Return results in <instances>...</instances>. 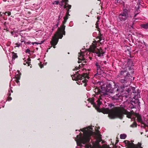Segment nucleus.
<instances>
[{
  "label": "nucleus",
  "instance_id": "37998d69",
  "mask_svg": "<svg viewBox=\"0 0 148 148\" xmlns=\"http://www.w3.org/2000/svg\"><path fill=\"white\" fill-rule=\"evenodd\" d=\"M105 64H106V61H104L103 62Z\"/></svg>",
  "mask_w": 148,
  "mask_h": 148
},
{
  "label": "nucleus",
  "instance_id": "3c124183",
  "mask_svg": "<svg viewBox=\"0 0 148 148\" xmlns=\"http://www.w3.org/2000/svg\"><path fill=\"white\" fill-rule=\"evenodd\" d=\"M81 130L82 131H83V130H82L81 129Z\"/></svg>",
  "mask_w": 148,
  "mask_h": 148
},
{
  "label": "nucleus",
  "instance_id": "864d4df0",
  "mask_svg": "<svg viewBox=\"0 0 148 148\" xmlns=\"http://www.w3.org/2000/svg\"><path fill=\"white\" fill-rule=\"evenodd\" d=\"M101 63H102V62H101ZM100 64H101V63H100Z\"/></svg>",
  "mask_w": 148,
  "mask_h": 148
},
{
  "label": "nucleus",
  "instance_id": "79ce46f5",
  "mask_svg": "<svg viewBox=\"0 0 148 148\" xmlns=\"http://www.w3.org/2000/svg\"><path fill=\"white\" fill-rule=\"evenodd\" d=\"M67 7V6H66V5H64V8H66Z\"/></svg>",
  "mask_w": 148,
  "mask_h": 148
},
{
  "label": "nucleus",
  "instance_id": "bb28decb",
  "mask_svg": "<svg viewBox=\"0 0 148 148\" xmlns=\"http://www.w3.org/2000/svg\"><path fill=\"white\" fill-rule=\"evenodd\" d=\"M138 10H139V11H140V10H136V11H137L138 12ZM139 12H137V13H136V11H135V13H135V14H134V19H135V20L137 19V18H136V16L139 13Z\"/></svg>",
  "mask_w": 148,
  "mask_h": 148
},
{
  "label": "nucleus",
  "instance_id": "2eb2a0df",
  "mask_svg": "<svg viewBox=\"0 0 148 148\" xmlns=\"http://www.w3.org/2000/svg\"><path fill=\"white\" fill-rule=\"evenodd\" d=\"M101 135L100 134L99 135V140L98 141L97 144L95 146V147H98V148H108L107 147L105 146H103V147H101V145H99V143L100 142L101 140Z\"/></svg>",
  "mask_w": 148,
  "mask_h": 148
},
{
  "label": "nucleus",
  "instance_id": "a19ab883",
  "mask_svg": "<svg viewBox=\"0 0 148 148\" xmlns=\"http://www.w3.org/2000/svg\"><path fill=\"white\" fill-rule=\"evenodd\" d=\"M21 42H23L24 41V40L23 39H21Z\"/></svg>",
  "mask_w": 148,
  "mask_h": 148
},
{
  "label": "nucleus",
  "instance_id": "6e6552de",
  "mask_svg": "<svg viewBox=\"0 0 148 148\" xmlns=\"http://www.w3.org/2000/svg\"><path fill=\"white\" fill-rule=\"evenodd\" d=\"M130 11L129 7L128 6H124L122 11L118 16V18L120 21L123 22L126 21L129 18V14Z\"/></svg>",
  "mask_w": 148,
  "mask_h": 148
},
{
  "label": "nucleus",
  "instance_id": "5701e85b",
  "mask_svg": "<svg viewBox=\"0 0 148 148\" xmlns=\"http://www.w3.org/2000/svg\"><path fill=\"white\" fill-rule=\"evenodd\" d=\"M126 135L125 134H121L120 135V138L121 139H125L126 138Z\"/></svg>",
  "mask_w": 148,
  "mask_h": 148
},
{
  "label": "nucleus",
  "instance_id": "2f4dec72",
  "mask_svg": "<svg viewBox=\"0 0 148 148\" xmlns=\"http://www.w3.org/2000/svg\"><path fill=\"white\" fill-rule=\"evenodd\" d=\"M11 13V12H6L4 14H5L6 15H7L6 14H7V15L9 16L10 15Z\"/></svg>",
  "mask_w": 148,
  "mask_h": 148
},
{
  "label": "nucleus",
  "instance_id": "473e14b6",
  "mask_svg": "<svg viewBox=\"0 0 148 148\" xmlns=\"http://www.w3.org/2000/svg\"><path fill=\"white\" fill-rule=\"evenodd\" d=\"M30 50L29 49H27L25 51V53H28L29 54H30Z\"/></svg>",
  "mask_w": 148,
  "mask_h": 148
},
{
  "label": "nucleus",
  "instance_id": "412c9836",
  "mask_svg": "<svg viewBox=\"0 0 148 148\" xmlns=\"http://www.w3.org/2000/svg\"><path fill=\"white\" fill-rule=\"evenodd\" d=\"M12 60H14L15 59L17 58L18 56L16 53L14 52H12Z\"/></svg>",
  "mask_w": 148,
  "mask_h": 148
},
{
  "label": "nucleus",
  "instance_id": "7ed1b4c3",
  "mask_svg": "<svg viewBox=\"0 0 148 148\" xmlns=\"http://www.w3.org/2000/svg\"><path fill=\"white\" fill-rule=\"evenodd\" d=\"M98 31H99V36H97L96 39H98L99 40H97V41H94L92 44L90 46L89 49V53H90V52L95 53L98 56L101 57L103 56L104 52L101 49H99L96 48L97 43L99 42L100 44H102L104 41V38L103 34H101L100 31L99 30Z\"/></svg>",
  "mask_w": 148,
  "mask_h": 148
},
{
  "label": "nucleus",
  "instance_id": "39448f33",
  "mask_svg": "<svg viewBox=\"0 0 148 148\" xmlns=\"http://www.w3.org/2000/svg\"><path fill=\"white\" fill-rule=\"evenodd\" d=\"M96 96H95L97 99L96 101L97 102V104H96L95 102V99L94 98H90L88 99V101L91 103L96 108H99L100 105L102 104L103 102L105 103H106L104 99H105V96L104 95L101 94V93H103L101 87L100 88H97L94 89V90Z\"/></svg>",
  "mask_w": 148,
  "mask_h": 148
},
{
  "label": "nucleus",
  "instance_id": "ea45409f",
  "mask_svg": "<svg viewBox=\"0 0 148 148\" xmlns=\"http://www.w3.org/2000/svg\"><path fill=\"white\" fill-rule=\"evenodd\" d=\"M68 1H65V2H64L65 3V5H67V4H68Z\"/></svg>",
  "mask_w": 148,
  "mask_h": 148
},
{
  "label": "nucleus",
  "instance_id": "423d86ee",
  "mask_svg": "<svg viewBox=\"0 0 148 148\" xmlns=\"http://www.w3.org/2000/svg\"><path fill=\"white\" fill-rule=\"evenodd\" d=\"M91 134L86 131L83 134L80 133L77 136V138H75V140L76 141L77 145L79 146H82V144H85L90 142Z\"/></svg>",
  "mask_w": 148,
  "mask_h": 148
},
{
  "label": "nucleus",
  "instance_id": "8fccbe9b",
  "mask_svg": "<svg viewBox=\"0 0 148 148\" xmlns=\"http://www.w3.org/2000/svg\"><path fill=\"white\" fill-rule=\"evenodd\" d=\"M76 148H78V147H76Z\"/></svg>",
  "mask_w": 148,
  "mask_h": 148
},
{
  "label": "nucleus",
  "instance_id": "de8ad7c7",
  "mask_svg": "<svg viewBox=\"0 0 148 148\" xmlns=\"http://www.w3.org/2000/svg\"><path fill=\"white\" fill-rule=\"evenodd\" d=\"M97 18L98 19V20L100 19L99 17H97Z\"/></svg>",
  "mask_w": 148,
  "mask_h": 148
},
{
  "label": "nucleus",
  "instance_id": "f03ea898",
  "mask_svg": "<svg viewBox=\"0 0 148 148\" xmlns=\"http://www.w3.org/2000/svg\"><path fill=\"white\" fill-rule=\"evenodd\" d=\"M134 73L133 69H131L130 67L129 69V71H127L126 70L123 69L121 70L118 76L121 79L119 80L120 82L121 83H127V85H124L125 87L128 86L129 85V83L132 80L134 79V77H132L130 75V73L132 74Z\"/></svg>",
  "mask_w": 148,
  "mask_h": 148
},
{
  "label": "nucleus",
  "instance_id": "cd10ccee",
  "mask_svg": "<svg viewBox=\"0 0 148 148\" xmlns=\"http://www.w3.org/2000/svg\"><path fill=\"white\" fill-rule=\"evenodd\" d=\"M130 126L132 127H136L137 126V124L136 123L134 122Z\"/></svg>",
  "mask_w": 148,
  "mask_h": 148
},
{
  "label": "nucleus",
  "instance_id": "f257e3e1",
  "mask_svg": "<svg viewBox=\"0 0 148 148\" xmlns=\"http://www.w3.org/2000/svg\"><path fill=\"white\" fill-rule=\"evenodd\" d=\"M112 106H114L112 104H109L108 107L104 108V113H108L109 117L111 119L119 118L122 119L124 114L127 115V117L129 118H131L132 114H134L133 110L128 112L123 106L116 107L110 109Z\"/></svg>",
  "mask_w": 148,
  "mask_h": 148
},
{
  "label": "nucleus",
  "instance_id": "f704fd0d",
  "mask_svg": "<svg viewBox=\"0 0 148 148\" xmlns=\"http://www.w3.org/2000/svg\"><path fill=\"white\" fill-rule=\"evenodd\" d=\"M56 25H54V26L51 29V30H52V31H53L55 28H57V27H56Z\"/></svg>",
  "mask_w": 148,
  "mask_h": 148
},
{
  "label": "nucleus",
  "instance_id": "a211bd4d",
  "mask_svg": "<svg viewBox=\"0 0 148 148\" xmlns=\"http://www.w3.org/2000/svg\"><path fill=\"white\" fill-rule=\"evenodd\" d=\"M121 95L119 94H116L113 97V99L118 100H119L121 97Z\"/></svg>",
  "mask_w": 148,
  "mask_h": 148
},
{
  "label": "nucleus",
  "instance_id": "72a5a7b5",
  "mask_svg": "<svg viewBox=\"0 0 148 148\" xmlns=\"http://www.w3.org/2000/svg\"><path fill=\"white\" fill-rule=\"evenodd\" d=\"M16 46H15V47H19L21 45V44L18 43H16Z\"/></svg>",
  "mask_w": 148,
  "mask_h": 148
},
{
  "label": "nucleus",
  "instance_id": "e433bc0d",
  "mask_svg": "<svg viewBox=\"0 0 148 148\" xmlns=\"http://www.w3.org/2000/svg\"><path fill=\"white\" fill-rule=\"evenodd\" d=\"M66 21H67L66 20L64 19V20L63 22V23H62V24L64 25V24H65V23H66Z\"/></svg>",
  "mask_w": 148,
  "mask_h": 148
},
{
  "label": "nucleus",
  "instance_id": "f3484780",
  "mask_svg": "<svg viewBox=\"0 0 148 148\" xmlns=\"http://www.w3.org/2000/svg\"><path fill=\"white\" fill-rule=\"evenodd\" d=\"M62 16H61V14L58 16V18L56 20V27H58L60 22V20L62 18Z\"/></svg>",
  "mask_w": 148,
  "mask_h": 148
},
{
  "label": "nucleus",
  "instance_id": "a18cd8bd",
  "mask_svg": "<svg viewBox=\"0 0 148 148\" xmlns=\"http://www.w3.org/2000/svg\"><path fill=\"white\" fill-rule=\"evenodd\" d=\"M30 43H31V42H27V44H30Z\"/></svg>",
  "mask_w": 148,
  "mask_h": 148
},
{
  "label": "nucleus",
  "instance_id": "c756f323",
  "mask_svg": "<svg viewBox=\"0 0 148 148\" xmlns=\"http://www.w3.org/2000/svg\"><path fill=\"white\" fill-rule=\"evenodd\" d=\"M20 75L18 74L16 75L15 76V78L17 79H19L20 78Z\"/></svg>",
  "mask_w": 148,
  "mask_h": 148
},
{
  "label": "nucleus",
  "instance_id": "20e7f679",
  "mask_svg": "<svg viewBox=\"0 0 148 148\" xmlns=\"http://www.w3.org/2000/svg\"><path fill=\"white\" fill-rule=\"evenodd\" d=\"M114 87L112 88V85L110 84H108L106 86V87H104L103 86H101V89L103 92V93L105 94H107V92H109L111 93H113L115 92L120 93H121L122 92H123L124 90L127 92L128 94L130 90L129 88H126L125 89V86L124 85L120 87L116 86V85L114 83Z\"/></svg>",
  "mask_w": 148,
  "mask_h": 148
},
{
  "label": "nucleus",
  "instance_id": "4468645a",
  "mask_svg": "<svg viewBox=\"0 0 148 148\" xmlns=\"http://www.w3.org/2000/svg\"><path fill=\"white\" fill-rule=\"evenodd\" d=\"M141 143L139 142L136 145L132 143L130 145V148H143L141 147Z\"/></svg>",
  "mask_w": 148,
  "mask_h": 148
},
{
  "label": "nucleus",
  "instance_id": "5fc2aeb1",
  "mask_svg": "<svg viewBox=\"0 0 148 148\" xmlns=\"http://www.w3.org/2000/svg\"><path fill=\"white\" fill-rule=\"evenodd\" d=\"M88 107H89V106H88Z\"/></svg>",
  "mask_w": 148,
  "mask_h": 148
},
{
  "label": "nucleus",
  "instance_id": "a878e982",
  "mask_svg": "<svg viewBox=\"0 0 148 148\" xmlns=\"http://www.w3.org/2000/svg\"><path fill=\"white\" fill-rule=\"evenodd\" d=\"M84 148H94L90 144L86 145L85 147Z\"/></svg>",
  "mask_w": 148,
  "mask_h": 148
},
{
  "label": "nucleus",
  "instance_id": "b1692460",
  "mask_svg": "<svg viewBox=\"0 0 148 148\" xmlns=\"http://www.w3.org/2000/svg\"><path fill=\"white\" fill-rule=\"evenodd\" d=\"M69 10H67V12L66 13V16H65L64 18V19L67 20V19H68V16L70 15L69 14Z\"/></svg>",
  "mask_w": 148,
  "mask_h": 148
},
{
  "label": "nucleus",
  "instance_id": "6ab92c4d",
  "mask_svg": "<svg viewBox=\"0 0 148 148\" xmlns=\"http://www.w3.org/2000/svg\"><path fill=\"white\" fill-rule=\"evenodd\" d=\"M31 59L29 58H28L27 60H25L23 64L25 65L26 64H27L28 66H29V63H30Z\"/></svg>",
  "mask_w": 148,
  "mask_h": 148
},
{
  "label": "nucleus",
  "instance_id": "4c0bfd02",
  "mask_svg": "<svg viewBox=\"0 0 148 148\" xmlns=\"http://www.w3.org/2000/svg\"><path fill=\"white\" fill-rule=\"evenodd\" d=\"M71 5H68V6H67V7H68L69 9H70L71 8Z\"/></svg>",
  "mask_w": 148,
  "mask_h": 148
},
{
  "label": "nucleus",
  "instance_id": "c03bdc74",
  "mask_svg": "<svg viewBox=\"0 0 148 148\" xmlns=\"http://www.w3.org/2000/svg\"><path fill=\"white\" fill-rule=\"evenodd\" d=\"M128 95H124V96H123V97L125 96V97H127V96H128Z\"/></svg>",
  "mask_w": 148,
  "mask_h": 148
},
{
  "label": "nucleus",
  "instance_id": "7c9ffc66",
  "mask_svg": "<svg viewBox=\"0 0 148 148\" xmlns=\"http://www.w3.org/2000/svg\"><path fill=\"white\" fill-rule=\"evenodd\" d=\"M59 3V1H54V2L52 4H56V5H58Z\"/></svg>",
  "mask_w": 148,
  "mask_h": 148
},
{
  "label": "nucleus",
  "instance_id": "603ef678",
  "mask_svg": "<svg viewBox=\"0 0 148 148\" xmlns=\"http://www.w3.org/2000/svg\"><path fill=\"white\" fill-rule=\"evenodd\" d=\"M95 34V33H93V35H94V34Z\"/></svg>",
  "mask_w": 148,
  "mask_h": 148
},
{
  "label": "nucleus",
  "instance_id": "1a4fd4ad",
  "mask_svg": "<svg viewBox=\"0 0 148 148\" xmlns=\"http://www.w3.org/2000/svg\"><path fill=\"white\" fill-rule=\"evenodd\" d=\"M140 94L139 92H135L134 95V96L133 98L135 100L134 101H132L130 103V105L129 106V108L130 109H132L136 108L140 102L139 101L138 99L140 98ZM133 99H132V100Z\"/></svg>",
  "mask_w": 148,
  "mask_h": 148
},
{
  "label": "nucleus",
  "instance_id": "49530a36",
  "mask_svg": "<svg viewBox=\"0 0 148 148\" xmlns=\"http://www.w3.org/2000/svg\"><path fill=\"white\" fill-rule=\"evenodd\" d=\"M40 66V68H42V67H43V66H42V65Z\"/></svg>",
  "mask_w": 148,
  "mask_h": 148
},
{
  "label": "nucleus",
  "instance_id": "aec40b11",
  "mask_svg": "<svg viewBox=\"0 0 148 148\" xmlns=\"http://www.w3.org/2000/svg\"><path fill=\"white\" fill-rule=\"evenodd\" d=\"M141 27L145 29H148V23L143 24L140 25Z\"/></svg>",
  "mask_w": 148,
  "mask_h": 148
},
{
  "label": "nucleus",
  "instance_id": "9b49d317",
  "mask_svg": "<svg viewBox=\"0 0 148 148\" xmlns=\"http://www.w3.org/2000/svg\"><path fill=\"white\" fill-rule=\"evenodd\" d=\"M95 66H96L97 73L96 74H94V78H98L101 77L102 73L103 72L100 66V63L96 62L95 64Z\"/></svg>",
  "mask_w": 148,
  "mask_h": 148
},
{
  "label": "nucleus",
  "instance_id": "0eeeda50",
  "mask_svg": "<svg viewBox=\"0 0 148 148\" xmlns=\"http://www.w3.org/2000/svg\"><path fill=\"white\" fill-rule=\"evenodd\" d=\"M79 72V71H77L75 74L71 75L72 79L77 81L76 83L77 84H82L83 83L84 84V86H86V83L88 82V80L86 78H89L88 75L87 73H83L82 75H81Z\"/></svg>",
  "mask_w": 148,
  "mask_h": 148
},
{
  "label": "nucleus",
  "instance_id": "f8f14e48",
  "mask_svg": "<svg viewBox=\"0 0 148 148\" xmlns=\"http://www.w3.org/2000/svg\"><path fill=\"white\" fill-rule=\"evenodd\" d=\"M58 41V37L56 34H55L54 36L53 37L51 41V43L52 45L54 46L53 47L55 48V46L57 44Z\"/></svg>",
  "mask_w": 148,
  "mask_h": 148
},
{
  "label": "nucleus",
  "instance_id": "393cba45",
  "mask_svg": "<svg viewBox=\"0 0 148 148\" xmlns=\"http://www.w3.org/2000/svg\"><path fill=\"white\" fill-rule=\"evenodd\" d=\"M44 41L43 40V41H42L39 42H32L31 43L33 45H34V44H36L37 45H38V44L40 45V44L43 43L44 42Z\"/></svg>",
  "mask_w": 148,
  "mask_h": 148
},
{
  "label": "nucleus",
  "instance_id": "09e8293b",
  "mask_svg": "<svg viewBox=\"0 0 148 148\" xmlns=\"http://www.w3.org/2000/svg\"><path fill=\"white\" fill-rule=\"evenodd\" d=\"M65 0V1H68L69 0Z\"/></svg>",
  "mask_w": 148,
  "mask_h": 148
},
{
  "label": "nucleus",
  "instance_id": "ddd939ff",
  "mask_svg": "<svg viewBox=\"0 0 148 148\" xmlns=\"http://www.w3.org/2000/svg\"><path fill=\"white\" fill-rule=\"evenodd\" d=\"M12 80L10 82L9 86L10 88V89L8 90V93L7 95L8 96L7 99L8 100V101H10L12 99V98L11 97H10L11 95V93L13 92L12 90L11 89V88H12V87H11V83Z\"/></svg>",
  "mask_w": 148,
  "mask_h": 148
},
{
  "label": "nucleus",
  "instance_id": "9d476101",
  "mask_svg": "<svg viewBox=\"0 0 148 148\" xmlns=\"http://www.w3.org/2000/svg\"><path fill=\"white\" fill-rule=\"evenodd\" d=\"M65 27V26L64 24H62L61 26V28H58V30L56 32V34L57 37H59L61 39L63 37V34L64 35L65 34V31H64Z\"/></svg>",
  "mask_w": 148,
  "mask_h": 148
},
{
  "label": "nucleus",
  "instance_id": "4be33fe9",
  "mask_svg": "<svg viewBox=\"0 0 148 148\" xmlns=\"http://www.w3.org/2000/svg\"><path fill=\"white\" fill-rule=\"evenodd\" d=\"M137 119L138 121L139 122L142 123L143 121L140 115L138 116L137 117Z\"/></svg>",
  "mask_w": 148,
  "mask_h": 148
},
{
  "label": "nucleus",
  "instance_id": "c9c22d12",
  "mask_svg": "<svg viewBox=\"0 0 148 148\" xmlns=\"http://www.w3.org/2000/svg\"><path fill=\"white\" fill-rule=\"evenodd\" d=\"M14 79H15L14 80L17 83H19V82L18 80L19 79H16V78H15Z\"/></svg>",
  "mask_w": 148,
  "mask_h": 148
},
{
  "label": "nucleus",
  "instance_id": "58836bf2",
  "mask_svg": "<svg viewBox=\"0 0 148 148\" xmlns=\"http://www.w3.org/2000/svg\"><path fill=\"white\" fill-rule=\"evenodd\" d=\"M79 67L76 66L75 68V70H78V69H79Z\"/></svg>",
  "mask_w": 148,
  "mask_h": 148
},
{
  "label": "nucleus",
  "instance_id": "dca6fc26",
  "mask_svg": "<svg viewBox=\"0 0 148 148\" xmlns=\"http://www.w3.org/2000/svg\"><path fill=\"white\" fill-rule=\"evenodd\" d=\"M86 52H82V51H80V53H79V55L78 56L79 57H80L81 58H82V59H84V56H85V54H86ZM79 61L78 62V63H79L80 62L79 61Z\"/></svg>",
  "mask_w": 148,
  "mask_h": 148
},
{
  "label": "nucleus",
  "instance_id": "c85d7f7f",
  "mask_svg": "<svg viewBox=\"0 0 148 148\" xmlns=\"http://www.w3.org/2000/svg\"><path fill=\"white\" fill-rule=\"evenodd\" d=\"M12 34H13V35L14 36V37H17L18 36V33H17L16 32H13L12 33Z\"/></svg>",
  "mask_w": 148,
  "mask_h": 148
}]
</instances>
